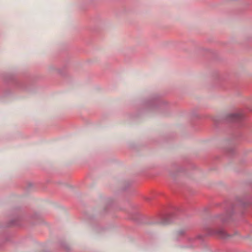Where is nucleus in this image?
<instances>
[{"label":"nucleus","instance_id":"nucleus-6","mask_svg":"<svg viewBox=\"0 0 252 252\" xmlns=\"http://www.w3.org/2000/svg\"><path fill=\"white\" fill-rule=\"evenodd\" d=\"M18 223L15 220H12L10 221L9 224H8V226L10 225H18Z\"/></svg>","mask_w":252,"mask_h":252},{"label":"nucleus","instance_id":"nucleus-3","mask_svg":"<svg viewBox=\"0 0 252 252\" xmlns=\"http://www.w3.org/2000/svg\"><path fill=\"white\" fill-rule=\"evenodd\" d=\"M174 212L167 214H160L157 217V220L151 223L152 224H160L162 225L168 224L173 222L175 218L177 212L182 211V210L177 207H173L172 209Z\"/></svg>","mask_w":252,"mask_h":252},{"label":"nucleus","instance_id":"nucleus-9","mask_svg":"<svg viewBox=\"0 0 252 252\" xmlns=\"http://www.w3.org/2000/svg\"><path fill=\"white\" fill-rule=\"evenodd\" d=\"M196 238H189V241H191L193 240H195Z\"/></svg>","mask_w":252,"mask_h":252},{"label":"nucleus","instance_id":"nucleus-7","mask_svg":"<svg viewBox=\"0 0 252 252\" xmlns=\"http://www.w3.org/2000/svg\"><path fill=\"white\" fill-rule=\"evenodd\" d=\"M185 233V231L183 230H181L178 231V234L179 235H183Z\"/></svg>","mask_w":252,"mask_h":252},{"label":"nucleus","instance_id":"nucleus-4","mask_svg":"<svg viewBox=\"0 0 252 252\" xmlns=\"http://www.w3.org/2000/svg\"><path fill=\"white\" fill-rule=\"evenodd\" d=\"M162 101L160 98L159 96L155 95L153 96L150 99L147 101V105L150 106H155L159 105Z\"/></svg>","mask_w":252,"mask_h":252},{"label":"nucleus","instance_id":"nucleus-1","mask_svg":"<svg viewBox=\"0 0 252 252\" xmlns=\"http://www.w3.org/2000/svg\"><path fill=\"white\" fill-rule=\"evenodd\" d=\"M252 206V199L240 200L236 205L229 204V207H225V214H220L210 219V226L204 228L205 236H215L221 239H226L230 236L224 230L222 225L232 220V216L236 213L238 208L241 209L240 215L244 213V209L247 206Z\"/></svg>","mask_w":252,"mask_h":252},{"label":"nucleus","instance_id":"nucleus-5","mask_svg":"<svg viewBox=\"0 0 252 252\" xmlns=\"http://www.w3.org/2000/svg\"><path fill=\"white\" fill-rule=\"evenodd\" d=\"M225 152L227 154H228L230 156H231V155H233L235 153V149L234 148H233L232 147H229L225 148Z\"/></svg>","mask_w":252,"mask_h":252},{"label":"nucleus","instance_id":"nucleus-10","mask_svg":"<svg viewBox=\"0 0 252 252\" xmlns=\"http://www.w3.org/2000/svg\"><path fill=\"white\" fill-rule=\"evenodd\" d=\"M146 200H147V201H149V200H150V199L149 198H147L146 199Z\"/></svg>","mask_w":252,"mask_h":252},{"label":"nucleus","instance_id":"nucleus-2","mask_svg":"<svg viewBox=\"0 0 252 252\" xmlns=\"http://www.w3.org/2000/svg\"><path fill=\"white\" fill-rule=\"evenodd\" d=\"M213 120L216 126L221 124L230 123L240 127L244 125L245 116L242 113H231L222 117H215Z\"/></svg>","mask_w":252,"mask_h":252},{"label":"nucleus","instance_id":"nucleus-8","mask_svg":"<svg viewBox=\"0 0 252 252\" xmlns=\"http://www.w3.org/2000/svg\"><path fill=\"white\" fill-rule=\"evenodd\" d=\"M203 237H204V236H203V235H199L197 236V238L199 239H202L203 238Z\"/></svg>","mask_w":252,"mask_h":252}]
</instances>
